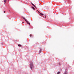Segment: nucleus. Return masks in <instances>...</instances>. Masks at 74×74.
<instances>
[{
	"instance_id": "4468645a",
	"label": "nucleus",
	"mask_w": 74,
	"mask_h": 74,
	"mask_svg": "<svg viewBox=\"0 0 74 74\" xmlns=\"http://www.w3.org/2000/svg\"><path fill=\"white\" fill-rule=\"evenodd\" d=\"M4 13H5V11H4Z\"/></svg>"
},
{
	"instance_id": "6e6552de",
	"label": "nucleus",
	"mask_w": 74,
	"mask_h": 74,
	"mask_svg": "<svg viewBox=\"0 0 74 74\" xmlns=\"http://www.w3.org/2000/svg\"><path fill=\"white\" fill-rule=\"evenodd\" d=\"M32 8L33 9V10H35V8H34V7H33V6H32Z\"/></svg>"
},
{
	"instance_id": "2eb2a0df",
	"label": "nucleus",
	"mask_w": 74,
	"mask_h": 74,
	"mask_svg": "<svg viewBox=\"0 0 74 74\" xmlns=\"http://www.w3.org/2000/svg\"><path fill=\"white\" fill-rule=\"evenodd\" d=\"M24 22H23L22 23H24Z\"/></svg>"
},
{
	"instance_id": "f257e3e1",
	"label": "nucleus",
	"mask_w": 74,
	"mask_h": 74,
	"mask_svg": "<svg viewBox=\"0 0 74 74\" xmlns=\"http://www.w3.org/2000/svg\"><path fill=\"white\" fill-rule=\"evenodd\" d=\"M30 66L31 70H32V69L34 67V66H33V62L32 61L30 62Z\"/></svg>"
},
{
	"instance_id": "7ed1b4c3",
	"label": "nucleus",
	"mask_w": 74,
	"mask_h": 74,
	"mask_svg": "<svg viewBox=\"0 0 74 74\" xmlns=\"http://www.w3.org/2000/svg\"><path fill=\"white\" fill-rule=\"evenodd\" d=\"M32 5H33V6L34 7H35L36 9H37V7H36V6H35V5H34L32 3Z\"/></svg>"
},
{
	"instance_id": "9b49d317",
	"label": "nucleus",
	"mask_w": 74,
	"mask_h": 74,
	"mask_svg": "<svg viewBox=\"0 0 74 74\" xmlns=\"http://www.w3.org/2000/svg\"><path fill=\"white\" fill-rule=\"evenodd\" d=\"M29 36H30V37H31V36H32V35H31V34H30V35H29Z\"/></svg>"
},
{
	"instance_id": "ddd939ff",
	"label": "nucleus",
	"mask_w": 74,
	"mask_h": 74,
	"mask_svg": "<svg viewBox=\"0 0 74 74\" xmlns=\"http://www.w3.org/2000/svg\"><path fill=\"white\" fill-rule=\"evenodd\" d=\"M41 53V51H40L39 53Z\"/></svg>"
},
{
	"instance_id": "f8f14e48",
	"label": "nucleus",
	"mask_w": 74,
	"mask_h": 74,
	"mask_svg": "<svg viewBox=\"0 0 74 74\" xmlns=\"http://www.w3.org/2000/svg\"><path fill=\"white\" fill-rule=\"evenodd\" d=\"M41 53V51H40L39 53Z\"/></svg>"
},
{
	"instance_id": "39448f33",
	"label": "nucleus",
	"mask_w": 74,
	"mask_h": 74,
	"mask_svg": "<svg viewBox=\"0 0 74 74\" xmlns=\"http://www.w3.org/2000/svg\"><path fill=\"white\" fill-rule=\"evenodd\" d=\"M40 14H41V15H42V16H43V15H44V14H42V13H40Z\"/></svg>"
},
{
	"instance_id": "20e7f679",
	"label": "nucleus",
	"mask_w": 74,
	"mask_h": 74,
	"mask_svg": "<svg viewBox=\"0 0 74 74\" xmlns=\"http://www.w3.org/2000/svg\"><path fill=\"white\" fill-rule=\"evenodd\" d=\"M67 74V72H64V74Z\"/></svg>"
},
{
	"instance_id": "9d476101",
	"label": "nucleus",
	"mask_w": 74,
	"mask_h": 74,
	"mask_svg": "<svg viewBox=\"0 0 74 74\" xmlns=\"http://www.w3.org/2000/svg\"><path fill=\"white\" fill-rule=\"evenodd\" d=\"M59 65H60L61 64V63L60 62L59 63Z\"/></svg>"
},
{
	"instance_id": "423d86ee",
	"label": "nucleus",
	"mask_w": 74,
	"mask_h": 74,
	"mask_svg": "<svg viewBox=\"0 0 74 74\" xmlns=\"http://www.w3.org/2000/svg\"><path fill=\"white\" fill-rule=\"evenodd\" d=\"M18 47H22V46H21V45L20 44L18 45Z\"/></svg>"
},
{
	"instance_id": "f03ea898",
	"label": "nucleus",
	"mask_w": 74,
	"mask_h": 74,
	"mask_svg": "<svg viewBox=\"0 0 74 74\" xmlns=\"http://www.w3.org/2000/svg\"><path fill=\"white\" fill-rule=\"evenodd\" d=\"M23 18L24 19L25 21H26V22H27V24H29V25H30V23H29V22H28L27 21V20L25 18L23 17Z\"/></svg>"
},
{
	"instance_id": "0eeeda50",
	"label": "nucleus",
	"mask_w": 74,
	"mask_h": 74,
	"mask_svg": "<svg viewBox=\"0 0 74 74\" xmlns=\"http://www.w3.org/2000/svg\"><path fill=\"white\" fill-rule=\"evenodd\" d=\"M6 1H7V0H4V1L5 4V3H6Z\"/></svg>"
},
{
	"instance_id": "1a4fd4ad",
	"label": "nucleus",
	"mask_w": 74,
	"mask_h": 74,
	"mask_svg": "<svg viewBox=\"0 0 74 74\" xmlns=\"http://www.w3.org/2000/svg\"><path fill=\"white\" fill-rule=\"evenodd\" d=\"M60 72H58L57 74H60Z\"/></svg>"
}]
</instances>
